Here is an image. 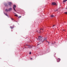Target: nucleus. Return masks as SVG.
Listing matches in <instances>:
<instances>
[{"label": "nucleus", "instance_id": "4", "mask_svg": "<svg viewBox=\"0 0 67 67\" xmlns=\"http://www.w3.org/2000/svg\"><path fill=\"white\" fill-rule=\"evenodd\" d=\"M8 5H9L10 7H11V6L12 5V3L11 2H9L8 3Z\"/></svg>", "mask_w": 67, "mask_h": 67}, {"label": "nucleus", "instance_id": "18", "mask_svg": "<svg viewBox=\"0 0 67 67\" xmlns=\"http://www.w3.org/2000/svg\"><path fill=\"white\" fill-rule=\"evenodd\" d=\"M15 16H17L18 17V16L17 15H14Z\"/></svg>", "mask_w": 67, "mask_h": 67}, {"label": "nucleus", "instance_id": "2", "mask_svg": "<svg viewBox=\"0 0 67 67\" xmlns=\"http://www.w3.org/2000/svg\"><path fill=\"white\" fill-rule=\"evenodd\" d=\"M41 30H42V31L43 30V29L41 28V29H40V30L39 31V32H38V31L37 30L36 31L37 32V33H41Z\"/></svg>", "mask_w": 67, "mask_h": 67}, {"label": "nucleus", "instance_id": "28", "mask_svg": "<svg viewBox=\"0 0 67 67\" xmlns=\"http://www.w3.org/2000/svg\"><path fill=\"white\" fill-rule=\"evenodd\" d=\"M55 55H56V54H55Z\"/></svg>", "mask_w": 67, "mask_h": 67}, {"label": "nucleus", "instance_id": "13", "mask_svg": "<svg viewBox=\"0 0 67 67\" xmlns=\"http://www.w3.org/2000/svg\"><path fill=\"white\" fill-rule=\"evenodd\" d=\"M4 14H5V15H6V16H8V15H7V13H4Z\"/></svg>", "mask_w": 67, "mask_h": 67}, {"label": "nucleus", "instance_id": "8", "mask_svg": "<svg viewBox=\"0 0 67 67\" xmlns=\"http://www.w3.org/2000/svg\"><path fill=\"white\" fill-rule=\"evenodd\" d=\"M12 10V9L11 8H10L8 9L9 11H11Z\"/></svg>", "mask_w": 67, "mask_h": 67}, {"label": "nucleus", "instance_id": "14", "mask_svg": "<svg viewBox=\"0 0 67 67\" xmlns=\"http://www.w3.org/2000/svg\"><path fill=\"white\" fill-rule=\"evenodd\" d=\"M43 41H45V40H46V38H44V39Z\"/></svg>", "mask_w": 67, "mask_h": 67}, {"label": "nucleus", "instance_id": "29", "mask_svg": "<svg viewBox=\"0 0 67 67\" xmlns=\"http://www.w3.org/2000/svg\"><path fill=\"white\" fill-rule=\"evenodd\" d=\"M40 41L39 42V43H40Z\"/></svg>", "mask_w": 67, "mask_h": 67}, {"label": "nucleus", "instance_id": "23", "mask_svg": "<svg viewBox=\"0 0 67 67\" xmlns=\"http://www.w3.org/2000/svg\"><path fill=\"white\" fill-rule=\"evenodd\" d=\"M57 10L56 11H57Z\"/></svg>", "mask_w": 67, "mask_h": 67}, {"label": "nucleus", "instance_id": "15", "mask_svg": "<svg viewBox=\"0 0 67 67\" xmlns=\"http://www.w3.org/2000/svg\"><path fill=\"white\" fill-rule=\"evenodd\" d=\"M54 26L55 27H56V25H54L53 26V27H54Z\"/></svg>", "mask_w": 67, "mask_h": 67}, {"label": "nucleus", "instance_id": "21", "mask_svg": "<svg viewBox=\"0 0 67 67\" xmlns=\"http://www.w3.org/2000/svg\"><path fill=\"white\" fill-rule=\"evenodd\" d=\"M32 59V58H30V59Z\"/></svg>", "mask_w": 67, "mask_h": 67}, {"label": "nucleus", "instance_id": "26", "mask_svg": "<svg viewBox=\"0 0 67 67\" xmlns=\"http://www.w3.org/2000/svg\"><path fill=\"white\" fill-rule=\"evenodd\" d=\"M14 13V14H16V13Z\"/></svg>", "mask_w": 67, "mask_h": 67}, {"label": "nucleus", "instance_id": "17", "mask_svg": "<svg viewBox=\"0 0 67 67\" xmlns=\"http://www.w3.org/2000/svg\"><path fill=\"white\" fill-rule=\"evenodd\" d=\"M13 27H12V26H10V29H13Z\"/></svg>", "mask_w": 67, "mask_h": 67}, {"label": "nucleus", "instance_id": "1", "mask_svg": "<svg viewBox=\"0 0 67 67\" xmlns=\"http://www.w3.org/2000/svg\"><path fill=\"white\" fill-rule=\"evenodd\" d=\"M38 40L40 41H41L42 42H44V40L42 38V37L41 36H39Z\"/></svg>", "mask_w": 67, "mask_h": 67}, {"label": "nucleus", "instance_id": "5", "mask_svg": "<svg viewBox=\"0 0 67 67\" xmlns=\"http://www.w3.org/2000/svg\"><path fill=\"white\" fill-rule=\"evenodd\" d=\"M26 45L27 46V47H28V48H32V46L29 45H27V44H26Z\"/></svg>", "mask_w": 67, "mask_h": 67}, {"label": "nucleus", "instance_id": "7", "mask_svg": "<svg viewBox=\"0 0 67 67\" xmlns=\"http://www.w3.org/2000/svg\"><path fill=\"white\" fill-rule=\"evenodd\" d=\"M52 5H56V3L55 2H53L52 3Z\"/></svg>", "mask_w": 67, "mask_h": 67}, {"label": "nucleus", "instance_id": "24", "mask_svg": "<svg viewBox=\"0 0 67 67\" xmlns=\"http://www.w3.org/2000/svg\"><path fill=\"white\" fill-rule=\"evenodd\" d=\"M48 42V43L49 44V42Z\"/></svg>", "mask_w": 67, "mask_h": 67}, {"label": "nucleus", "instance_id": "27", "mask_svg": "<svg viewBox=\"0 0 67 67\" xmlns=\"http://www.w3.org/2000/svg\"><path fill=\"white\" fill-rule=\"evenodd\" d=\"M66 9H67V8H66Z\"/></svg>", "mask_w": 67, "mask_h": 67}, {"label": "nucleus", "instance_id": "11", "mask_svg": "<svg viewBox=\"0 0 67 67\" xmlns=\"http://www.w3.org/2000/svg\"><path fill=\"white\" fill-rule=\"evenodd\" d=\"M51 18H53L54 17V15H51Z\"/></svg>", "mask_w": 67, "mask_h": 67}, {"label": "nucleus", "instance_id": "20", "mask_svg": "<svg viewBox=\"0 0 67 67\" xmlns=\"http://www.w3.org/2000/svg\"><path fill=\"white\" fill-rule=\"evenodd\" d=\"M31 54V52H30L29 53L30 54Z\"/></svg>", "mask_w": 67, "mask_h": 67}, {"label": "nucleus", "instance_id": "16", "mask_svg": "<svg viewBox=\"0 0 67 67\" xmlns=\"http://www.w3.org/2000/svg\"><path fill=\"white\" fill-rule=\"evenodd\" d=\"M21 16H19L18 17V18H19V19H20V18H21Z\"/></svg>", "mask_w": 67, "mask_h": 67}, {"label": "nucleus", "instance_id": "19", "mask_svg": "<svg viewBox=\"0 0 67 67\" xmlns=\"http://www.w3.org/2000/svg\"><path fill=\"white\" fill-rule=\"evenodd\" d=\"M64 13H65V14H67V12H65Z\"/></svg>", "mask_w": 67, "mask_h": 67}, {"label": "nucleus", "instance_id": "9", "mask_svg": "<svg viewBox=\"0 0 67 67\" xmlns=\"http://www.w3.org/2000/svg\"><path fill=\"white\" fill-rule=\"evenodd\" d=\"M4 5L5 6V7H8V4L6 3H5L4 4Z\"/></svg>", "mask_w": 67, "mask_h": 67}, {"label": "nucleus", "instance_id": "6", "mask_svg": "<svg viewBox=\"0 0 67 67\" xmlns=\"http://www.w3.org/2000/svg\"><path fill=\"white\" fill-rule=\"evenodd\" d=\"M57 60V62H59L60 60V59L59 58H58Z\"/></svg>", "mask_w": 67, "mask_h": 67}, {"label": "nucleus", "instance_id": "12", "mask_svg": "<svg viewBox=\"0 0 67 67\" xmlns=\"http://www.w3.org/2000/svg\"><path fill=\"white\" fill-rule=\"evenodd\" d=\"M67 1V0H64L63 1V2H66Z\"/></svg>", "mask_w": 67, "mask_h": 67}, {"label": "nucleus", "instance_id": "22", "mask_svg": "<svg viewBox=\"0 0 67 67\" xmlns=\"http://www.w3.org/2000/svg\"><path fill=\"white\" fill-rule=\"evenodd\" d=\"M65 31V30H64L63 31Z\"/></svg>", "mask_w": 67, "mask_h": 67}, {"label": "nucleus", "instance_id": "25", "mask_svg": "<svg viewBox=\"0 0 67 67\" xmlns=\"http://www.w3.org/2000/svg\"><path fill=\"white\" fill-rule=\"evenodd\" d=\"M40 45V44H38V45Z\"/></svg>", "mask_w": 67, "mask_h": 67}, {"label": "nucleus", "instance_id": "10", "mask_svg": "<svg viewBox=\"0 0 67 67\" xmlns=\"http://www.w3.org/2000/svg\"><path fill=\"white\" fill-rule=\"evenodd\" d=\"M5 11H6V12H8V11H9V9H5Z\"/></svg>", "mask_w": 67, "mask_h": 67}, {"label": "nucleus", "instance_id": "3", "mask_svg": "<svg viewBox=\"0 0 67 67\" xmlns=\"http://www.w3.org/2000/svg\"><path fill=\"white\" fill-rule=\"evenodd\" d=\"M13 8L14 10L15 11H16V10H15V8H16V5H13Z\"/></svg>", "mask_w": 67, "mask_h": 67}]
</instances>
